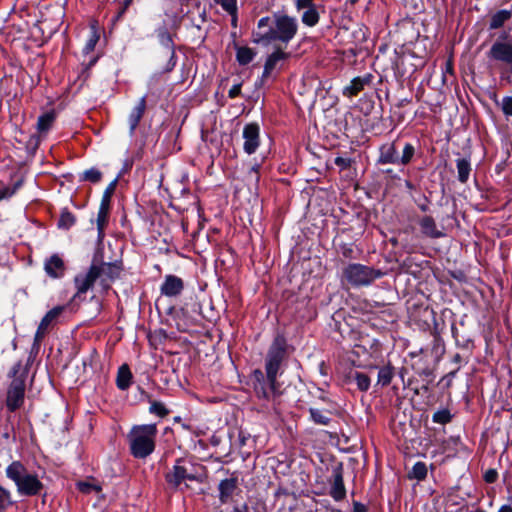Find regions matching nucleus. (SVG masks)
Instances as JSON below:
<instances>
[{
    "instance_id": "nucleus-1",
    "label": "nucleus",
    "mask_w": 512,
    "mask_h": 512,
    "mask_svg": "<svg viewBox=\"0 0 512 512\" xmlns=\"http://www.w3.org/2000/svg\"><path fill=\"white\" fill-rule=\"evenodd\" d=\"M120 266L116 263L93 264L85 274L78 275L75 278L77 288L76 297L86 293L96 281H99L103 290H108L112 282L120 274Z\"/></svg>"
},
{
    "instance_id": "nucleus-2",
    "label": "nucleus",
    "mask_w": 512,
    "mask_h": 512,
    "mask_svg": "<svg viewBox=\"0 0 512 512\" xmlns=\"http://www.w3.org/2000/svg\"><path fill=\"white\" fill-rule=\"evenodd\" d=\"M156 436L155 424L133 426L127 436L131 454L139 459L148 457L155 449Z\"/></svg>"
},
{
    "instance_id": "nucleus-3",
    "label": "nucleus",
    "mask_w": 512,
    "mask_h": 512,
    "mask_svg": "<svg viewBox=\"0 0 512 512\" xmlns=\"http://www.w3.org/2000/svg\"><path fill=\"white\" fill-rule=\"evenodd\" d=\"M6 475L15 483L21 495H37L43 488L38 476L28 471L20 461L12 462L6 469Z\"/></svg>"
},
{
    "instance_id": "nucleus-4",
    "label": "nucleus",
    "mask_w": 512,
    "mask_h": 512,
    "mask_svg": "<svg viewBox=\"0 0 512 512\" xmlns=\"http://www.w3.org/2000/svg\"><path fill=\"white\" fill-rule=\"evenodd\" d=\"M298 29L294 18L287 15H275L273 25L265 32L259 34L257 42L280 41L287 44L296 34Z\"/></svg>"
},
{
    "instance_id": "nucleus-5",
    "label": "nucleus",
    "mask_w": 512,
    "mask_h": 512,
    "mask_svg": "<svg viewBox=\"0 0 512 512\" xmlns=\"http://www.w3.org/2000/svg\"><path fill=\"white\" fill-rule=\"evenodd\" d=\"M158 38L162 47L156 54L155 62L160 73H169L176 65L172 38L165 28L158 30Z\"/></svg>"
},
{
    "instance_id": "nucleus-6",
    "label": "nucleus",
    "mask_w": 512,
    "mask_h": 512,
    "mask_svg": "<svg viewBox=\"0 0 512 512\" xmlns=\"http://www.w3.org/2000/svg\"><path fill=\"white\" fill-rule=\"evenodd\" d=\"M165 479L173 489H181L182 484L188 488L187 481H201L193 471V465L182 459L176 461L172 470L166 474Z\"/></svg>"
},
{
    "instance_id": "nucleus-7",
    "label": "nucleus",
    "mask_w": 512,
    "mask_h": 512,
    "mask_svg": "<svg viewBox=\"0 0 512 512\" xmlns=\"http://www.w3.org/2000/svg\"><path fill=\"white\" fill-rule=\"evenodd\" d=\"M381 276L380 270L361 264H350L343 271L344 279L353 286L369 285Z\"/></svg>"
},
{
    "instance_id": "nucleus-8",
    "label": "nucleus",
    "mask_w": 512,
    "mask_h": 512,
    "mask_svg": "<svg viewBox=\"0 0 512 512\" xmlns=\"http://www.w3.org/2000/svg\"><path fill=\"white\" fill-rule=\"evenodd\" d=\"M286 356V341L282 336H277L271 344L265 362L266 375L272 381L277 379L281 363Z\"/></svg>"
},
{
    "instance_id": "nucleus-9",
    "label": "nucleus",
    "mask_w": 512,
    "mask_h": 512,
    "mask_svg": "<svg viewBox=\"0 0 512 512\" xmlns=\"http://www.w3.org/2000/svg\"><path fill=\"white\" fill-rule=\"evenodd\" d=\"M253 375L255 379L254 391L259 398L270 401L280 394L276 379L272 381L267 376L265 378L261 370H255Z\"/></svg>"
},
{
    "instance_id": "nucleus-10",
    "label": "nucleus",
    "mask_w": 512,
    "mask_h": 512,
    "mask_svg": "<svg viewBox=\"0 0 512 512\" xmlns=\"http://www.w3.org/2000/svg\"><path fill=\"white\" fill-rule=\"evenodd\" d=\"M25 395V375L22 373L20 376H15L12 380L8 391L6 404L10 411H15L24 402Z\"/></svg>"
},
{
    "instance_id": "nucleus-11",
    "label": "nucleus",
    "mask_w": 512,
    "mask_h": 512,
    "mask_svg": "<svg viewBox=\"0 0 512 512\" xmlns=\"http://www.w3.org/2000/svg\"><path fill=\"white\" fill-rule=\"evenodd\" d=\"M55 119L56 114L53 111L45 112L44 114L40 115L36 125L37 134L31 137L30 142H34V144L37 146L40 140L46 136L48 131L52 128Z\"/></svg>"
},
{
    "instance_id": "nucleus-12",
    "label": "nucleus",
    "mask_w": 512,
    "mask_h": 512,
    "mask_svg": "<svg viewBox=\"0 0 512 512\" xmlns=\"http://www.w3.org/2000/svg\"><path fill=\"white\" fill-rule=\"evenodd\" d=\"M488 56L496 61L512 63V44L496 41L488 52Z\"/></svg>"
},
{
    "instance_id": "nucleus-13",
    "label": "nucleus",
    "mask_w": 512,
    "mask_h": 512,
    "mask_svg": "<svg viewBox=\"0 0 512 512\" xmlns=\"http://www.w3.org/2000/svg\"><path fill=\"white\" fill-rule=\"evenodd\" d=\"M244 150L248 154H252L259 146V127L256 124H248L243 130Z\"/></svg>"
},
{
    "instance_id": "nucleus-14",
    "label": "nucleus",
    "mask_w": 512,
    "mask_h": 512,
    "mask_svg": "<svg viewBox=\"0 0 512 512\" xmlns=\"http://www.w3.org/2000/svg\"><path fill=\"white\" fill-rule=\"evenodd\" d=\"M183 289V280L175 275L165 276L164 282L160 287L161 293L167 297H176L182 293Z\"/></svg>"
},
{
    "instance_id": "nucleus-15",
    "label": "nucleus",
    "mask_w": 512,
    "mask_h": 512,
    "mask_svg": "<svg viewBox=\"0 0 512 512\" xmlns=\"http://www.w3.org/2000/svg\"><path fill=\"white\" fill-rule=\"evenodd\" d=\"M63 310H64L63 306H56L53 309H51L49 312H47V314L42 318V320L38 326V329L35 334V341L38 342L44 338V336L49 328V325L62 314Z\"/></svg>"
},
{
    "instance_id": "nucleus-16",
    "label": "nucleus",
    "mask_w": 512,
    "mask_h": 512,
    "mask_svg": "<svg viewBox=\"0 0 512 512\" xmlns=\"http://www.w3.org/2000/svg\"><path fill=\"white\" fill-rule=\"evenodd\" d=\"M330 495L336 501H340L345 498L346 490L343 482L341 468H336L333 472V482L330 490Z\"/></svg>"
},
{
    "instance_id": "nucleus-17",
    "label": "nucleus",
    "mask_w": 512,
    "mask_h": 512,
    "mask_svg": "<svg viewBox=\"0 0 512 512\" xmlns=\"http://www.w3.org/2000/svg\"><path fill=\"white\" fill-rule=\"evenodd\" d=\"M238 487L237 477H230L219 483V499L221 503H227Z\"/></svg>"
},
{
    "instance_id": "nucleus-18",
    "label": "nucleus",
    "mask_w": 512,
    "mask_h": 512,
    "mask_svg": "<svg viewBox=\"0 0 512 512\" xmlns=\"http://www.w3.org/2000/svg\"><path fill=\"white\" fill-rule=\"evenodd\" d=\"M379 163L399 164V156L394 143H386L380 147Z\"/></svg>"
},
{
    "instance_id": "nucleus-19",
    "label": "nucleus",
    "mask_w": 512,
    "mask_h": 512,
    "mask_svg": "<svg viewBox=\"0 0 512 512\" xmlns=\"http://www.w3.org/2000/svg\"><path fill=\"white\" fill-rule=\"evenodd\" d=\"M145 109H146V99H145V97H142L138 101L137 105L134 107V109L132 110V112L130 113L129 118H128V123H129L131 134L137 128L141 118L144 115Z\"/></svg>"
},
{
    "instance_id": "nucleus-20",
    "label": "nucleus",
    "mask_w": 512,
    "mask_h": 512,
    "mask_svg": "<svg viewBox=\"0 0 512 512\" xmlns=\"http://www.w3.org/2000/svg\"><path fill=\"white\" fill-rule=\"evenodd\" d=\"M64 269V262L58 255L51 256L45 262V271L49 276L53 278H57L63 275Z\"/></svg>"
},
{
    "instance_id": "nucleus-21",
    "label": "nucleus",
    "mask_w": 512,
    "mask_h": 512,
    "mask_svg": "<svg viewBox=\"0 0 512 512\" xmlns=\"http://www.w3.org/2000/svg\"><path fill=\"white\" fill-rule=\"evenodd\" d=\"M421 232L430 238H439L443 233L437 229L434 219L430 216H424L419 222Z\"/></svg>"
},
{
    "instance_id": "nucleus-22",
    "label": "nucleus",
    "mask_w": 512,
    "mask_h": 512,
    "mask_svg": "<svg viewBox=\"0 0 512 512\" xmlns=\"http://www.w3.org/2000/svg\"><path fill=\"white\" fill-rule=\"evenodd\" d=\"M289 54L284 52L280 47H278L266 60L264 66L263 76L267 77L270 75L272 70L276 67L277 63L281 60L288 58Z\"/></svg>"
},
{
    "instance_id": "nucleus-23",
    "label": "nucleus",
    "mask_w": 512,
    "mask_h": 512,
    "mask_svg": "<svg viewBox=\"0 0 512 512\" xmlns=\"http://www.w3.org/2000/svg\"><path fill=\"white\" fill-rule=\"evenodd\" d=\"M131 378L132 374L128 365L124 364L120 366L116 379L117 387L120 390H126L131 384Z\"/></svg>"
},
{
    "instance_id": "nucleus-24",
    "label": "nucleus",
    "mask_w": 512,
    "mask_h": 512,
    "mask_svg": "<svg viewBox=\"0 0 512 512\" xmlns=\"http://www.w3.org/2000/svg\"><path fill=\"white\" fill-rule=\"evenodd\" d=\"M458 180L461 183H466L468 181L470 172H471V164L465 158H459L456 161Z\"/></svg>"
},
{
    "instance_id": "nucleus-25",
    "label": "nucleus",
    "mask_w": 512,
    "mask_h": 512,
    "mask_svg": "<svg viewBox=\"0 0 512 512\" xmlns=\"http://www.w3.org/2000/svg\"><path fill=\"white\" fill-rule=\"evenodd\" d=\"M512 16L511 11L509 10H500L496 12L491 17L490 21V29H498L503 26V24L508 21Z\"/></svg>"
},
{
    "instance_id": "nucleus-26",
    "label": "nucleus",
    "mask_w": 512,
    "mask_h": 512,
    "mask_svg": "<svg viewBox=\"0 0 512 512\" xmlns=\"http://www.w3.org/2000/svg\"><path fill=\"white\" fill-rule=\"evenodd\" d=\"M110 207L100 205L98 215H97V228L99 232V238L104 236V228L108 221Z\"/></svg>"
},
{
    "instance_id": "nucleus-27",
    "label": "nucleus",
    "mask_w": 512,
    "mask_h": 512,
    "mask_svg": "<svg viewBox=\"0 0 512 512\" xmlns=\"http://www.w3.org/2000/svg\"><path fill=\"white\" fill-rule=\"evenodd\" d=\"M255 56V52L249 47H237L236 58L239 64L247 65Z\"/></svg>"
},
{
    "instance_id": "nucleus-28",
    "label": "nucleus",
    "mask_w": 512,
    "mask_h": 512,
    "mask_svg": "<svg viewBox=\"0 0 512 512\" xmlns=\"http://www.w3.org/2000/svg\"><path fill=\"white\" fill-rule=\"evenodd\" d=\"M77 487L84 494L93 492L98 494L102 491V487L94 480L80 481L77 483Z\"/></svg>"
},
{
    "instance_id": "nucleus-29",
    "label": "nucleus",
    "mask_w": 512,
    "mask_h": 512,
    "mask_svg": "<svg viewBox=\"0 0 512 512\" xmlns=\"http://www.w3.org/2000/svg\"><path fill=\"white\" fill-rule=\"evenodd\" d=\"M394 376L393 368L389 365L383 366L378 371V384L382 386H387L391 383V380Z\"/></svg>"
},
{
    "instance_id": "nucleus-30",
    "label": "nucleus",
    "mask_w": 512,
    "mask_h": 512,
    "mask_svg": "<svg viewBox=\"0 0 512 512\" xmlns=\"http://www.w3.org/2000/svg\"><path fill=\"white\" fill-rule=\"evenodd\" d=\"M364 88V80L361 78H354L350 85L344 89V94L348 96L357 95Z\"/></svg>"
},
{
    "instance_id": "nucleus-31",
    "label": "nucleus",
    "mask_w": 512,
    "mask_h": 512,
    "mask_svg": "<svg viewBox=\"0 0 512 512\" xmlns=\"http://www.w3.org/2000/svg\"><path fill=\"white\" fill-rule=\"evenodd\" d=\"M318 21L319 14L314 7H309L302 15V22L308 26H314Z\"/></svg>"
},
{
    "instance_id": "nucleus-32",
    "label": "nucleus",
    "mask_w": 512,
    "mask_h": 512,
    "mask_svg": "<svg viewBox=\"0 0 512 512\" xmlns=\"http://www.w3.org/2000/svg\"><path fill=\"white\" fill-rule=\"evenodd\" d=\"M426 475H427V468H426L425 463L417 462L413 466V468L409 474V477L417 479V480H422L426 477Z\"/></svg>"
},
{
    "instance_id": "nucleus-33",
    "label": "nucleus",
    "mask_w": 512,
    "mask_h": 512,
    "mask_svg": "<svg viewBox=\"0 0 512 512\" xmlns=\"http://www.w3.org/2000/svg\"><path fill=\"white\" fill-rule=\"evenodd\" d=\"M117 180L112 181L105 189L100 205L110 207L111 197L116 189Z\"/></svg>"
},
{
    "instance_id": "nucleus-34",
    "label": "nucleus",
    "mask_w": 512,
    "mask_h": 512,
    "mask_svg": "<svg viewBox=\"0 0 512 512\" xmlns=\"http://www.w3.org/2000/svg\"><path fill=\"white\" fill-rule=\"evenodd\" d=\"M75 223V217L69 211H63L61 213L58 226L61 228L69 229Z\"/></svg>"
},
{
    "instance_id": "nucleus-35",
    "label": "nucleus",
    "mask_w": 512,
    "mask_h": 512,
    "mask_svg": "<svg viewBox=\"0 0 512 512\" xmlns=\"http://www.w3.org/2000/svg\"><path fill=\"white\" fill-rule=\"evenodd\" d=\"M102 178V173L96 168H90L83 172V180L92 183L99 182Z\"/></svg>"
},
{
    "instance_id": "nucleus-36",
    "label": "nucleus",
    "mask_w": 512,
    "mask_h": 512,
    "mask_svg": "<svg viewBox=\"0 0 512 512\" xmlns=\"http://www.w3.org/2000/svg\"><path fill=\"white\" fill-rule=\"evenodd\" d=\"M354 378H355L357 387L361 391L368 390V388L370 387V378L366 374L360 373V372H356Z\"/></svg>"
},
{
    "instance_id": "nucleus-37",
    "label": "nucleus",
    "mask_w": 512,
    "mask_h": 512,
    "mask_svg": "<svg viewBox=\"0 0 512 512\" xmlns=\"http://www.w3.org/2000/svg\"><path fill=\"white\" fill-rule=\"evenodd\" d=\"M414 152H415V149H414L413 145L407 143L404 146L402 156L399 158V164H402V165L408 164L411 161V159L414 155Z\"/></svg>"
},
{
    "instance_id": "nucleus-38",
    "label": "nucleus",
    "mask_w": 512,
    "mask_h": 512,
    "mask_svg": "<svg viewBox=\"0 0 512 512\" xmlns=\"http://www.w3.org/2000/svg\"><path fill=\"white\" fill-rule=\"evenodd\" d=\"M149 410L151 413L156 414L159 417H165L169 413V410L161 402L157 401L151 403Z\"/></svg>"
},
{
    "instance_id": "nucleus-39",
    "label": "nucleus",
    "mask_w": 512,
    "mask_h": 512,
    "mask_svg": "<svg viewBox=\"0 0 512 512\" xmlns=\"http://www.w3.org/2000/svg\"><path fill=\"white\" fill-rule=\"evenodd\" d=\"M310 413L312 419L318 424L327 425L330 421V418L319 410L311 409Z\"/></svg>"
},
{
    "instance_id": "nucleus-40",
    "label": "nucleus",
    "mask_w": 512,
    "mask_h": 512,
    "mask_svg": "<svg viewBox=\"0 0 512 512\" xmlns=\"http://www.w3.org/2000/svg\"><path fill=\"white\" fill-rule=\"evenodd\" d=\"M11 503L10 493L0 487V510L5 509Z\"/></svg>"
},
{
    "instance_id": "nucleus-41",
    "label": "nucleus",
    "mask_w": 512,
    "mask_h": 512,
    "mask_svg": "<svg viewBox=\"0 0 512 512\" xmlns=\"http://www.w3.org/2000/svg\"><path fill=\"white\" fill-rule=\"evenodd\" d=\"M98 40H99V36L96 34V32H93L90 39L87 41V43L84 47V52L86 54L91 53L94 50Z\"/></svg>"
},
{
    "instance_id": "nucleus-42",
    "label": "nucleus",
    "mask_w": 512,
    "mask_h": 512,
    "mask_svg": "<svg viewBox=\"0 0 512 512\" xmlns=\"http://www.w3.org/2000/svg\"><path fill=\"white\" fill-rule=\"evenodd\" d=\"M19 186V183L15 184L13 187H3L0 189V201L3 199L10 198L12 195L15 194L17 188Z\"/></svg>"
},
{
    "instance_id": "nucleus-43",
    "label": "nucleus",
    "mask_w": 512,
    "mask_h": 512,
    "mask_svg": "<svg viewBox=\"0 0 512 512\" xmlns=\"http://www.w3.org/2000/svg\"><path fill=\"white\" fill-rule=\"evenodd\" d=\"M433 420L437 423H447L450 421V414L448 411H438L434 414Z\"/></svg>"
},
{
    "instance_id": "nucleus-44",
    "label": "nucleus",
    "mask_w": 512,
    "mask_h": 512,
    "mask_svg": "<svg viewBox=\"0 0 512 512\" xmlns=\"http://www.w3.org/2000/svg\"><path fill=\"white\" fill-rule=\"evenodd\" d=\"M502 110L505 115L512 116V97H506L503 99Z\"/></svg>"
},
{
    "instance_id": "nucleus-45",
    "label": "nucleus",
    "mask_w": 512,
    "mask_h": 512,
    "mask_svg": "<svg viewBox=\"0 0 512 512\" xmlns=\"http://www.w3.org/2000/svg\"><path fill=\"white\" fill-rule=\"evenodd\" d=\"M217 3H220L221 6L227 11L232 13L235 10V0H215Z\"/></svg>"
},
{
    "instance_id": "nucleus-46",
    "label": "nucleus",
    "mask_w": 512,
    "mask_h": 512,
    "mask_svg": "<svg viewBox=\"0 0 512 512\" xmlns=\"http://www.w3.org/2000/svg\"><path fill=\"white\" fill-rule=\"evenodd\" d=\"M484 479L487 483L495 482L497 479V472L493 469L488 470L484 475Z\"/></svg>"
},
{
    "instance_id": "nucleus-47",
    "label": "nucleus",
    "mask_w": 512,
    "mask_h": 512,
    "mask_svg": "<svg viewBox=\"0 0 512 512\" xmlns=\"http://www.w3.org/2000/svg\"><path fill=\"white\" fill-rule=\"evenodd\" d=\"M312 1L313 0H296V6L299 10L300 9H309V7H313Z\"/></svg>"
},
{
    "instance_id": "nucleus-48",
    "label": "nucleus",
    "mask_w": 512,
    "mask_h": 512,
    "mask_svg": "<svg viewBox=\"0 0 512 512\" xmlns=\"http://www.w3.org/2000/svg\"><path fill=\"white\" fill-rule=\"evenodd\" d=\"M241 93V84H235L232 86V88L229 90V97L235 98Z\"/></svg>"
},
{
    "instance_id": "nucleus-49",
    "label": "nucleus",
    "mask_w": 512,
    "mask_h": 512,
    "mask_svg": "<svg viewBox=\"0 0 512 512\" xmlns=\"http://www.w3.org/2000/svg\"><path fill=\"white\" fill-rule=\"evenodd\" d=\"M249 177H250L251 180L255 181V183H257L259 181L258 167L257 166L251 167V169L249 171Z\"/></svg>"
},
{
    "instance_id": "nucleus-50",
    "label": "nucleus",
    "mask_w": 512,
    "mask_h": 512,
    "mask_svg": "<svg viewBox=\"0 0 512 512\" xmlns=\"http://www.w3.org/2000/svg\"><path fill=\"white\" fill-rule=\"evenodd\" d=\"M269 22H270V18L269 17H264V18H261L258 22V28L259 29H263V28H268L269 29Z\"/></svg>"
},
{
    "instance_id": "nucleus-51",
    "label": "nucleus",
    "mask_w": 512,
    "mask_h": 512,
    "mask_svg": "<svg viewBox=\"0 0 512 512\" xmlns=\"http://www.w3.org/2000/svg\"><path fill=\"white\" fill-rule=\"evenodd\" d=\"M354 512H367V508L365 505L355 502L353 506Z\"/></svg>"
},
{
    "instance_id": "nucleus-52",
    "label": "nucleus",
    "mask_w": 512,
    "mask_h": 512,
    "mask_svg": "<svg viewBox=\"0 0 512 512\" xmlns=\"http://www.w3.org/2000/svg\"><path fill=\"white\" fill-rule=\"evenodd\" d=\"M335 163L338 165V166H341L343 168H346L348 165H349V161L345 158H341V157H338L335 159Z\"/></svg>"
},
{
    "instance_id": "nucleus-53",
    "label": "nucleus",
    "mask_w": 512,
    "mask_h": 512,
    "mask_svg": "<svg viewBox=\"0 0 512 512\" xmlns=\"http://www.w3.org/2000/svg\"><path fill=\"white\" fill-rule=\"evenodd\" d=\"M234 512H248V506L244 504L242 506L235 507Z\"/></svg>"
},
{
    "instance_id": "nucleus-54",
    "label": "nucleus",
    "mask_w": 512,
    "mask_h": 512,
    "mask_svg": "<svg viewBox=\"0 0 512 512\" xmlns=\"http://www.w3.org/2000/svg\"><path fill=\"white\" fill-rule=\"evenodd\" d=\"M498 512H512V507L509 505H503L500 507Z\"/></svg>"
},
{
    "instance_id": "nucleus-55",
    "label": "nucleus",
    "mask_w": 512,
    "mask_h": 512,
    "mask_svg": "<svg viewBox=\"0 0 512 512\" xmlns=\"http://www.w3.org/2000/svg\"><path fill=\"white\" fill-rule=\"evenodd\" d=\"M131 0H126L125 1V5L124 7L119 11L118 15H117V19L124 13L125 9L127 8V6L130 4Z\"/></svg>"
},
{
    "instance_id": "nucleus-56",
    "label": "nucleus",
    "mask_w": 512,
    "mask_h": 512,
    "mask_svg": "<svg viewBox=\"0 0 512 512\" xmlns=\"http://www.w3.org/2000/svg\"><path fill=\"white\" fill-rule=\"evenodd\" d=\"M20 368H21V365L19 363L14 365V367H13L14 375H16L19 372Z\"/></svg>"
},
{
    "instance_id": "nucleus-57",
    "label": "nucleus",
    "mask_w": 512,
    "mask_h": 512,
    "mask_svg": "<svg viewBox=\"0 0 512 512\" xmlns=\"http://www.w3.org/2000/svg\"><path fill=\"white\" fill-rule=\"evenodd\" d=\"M475 512H486V511L481 510V509H478V510H476Z\"/></svg>"
}]
</instances>
